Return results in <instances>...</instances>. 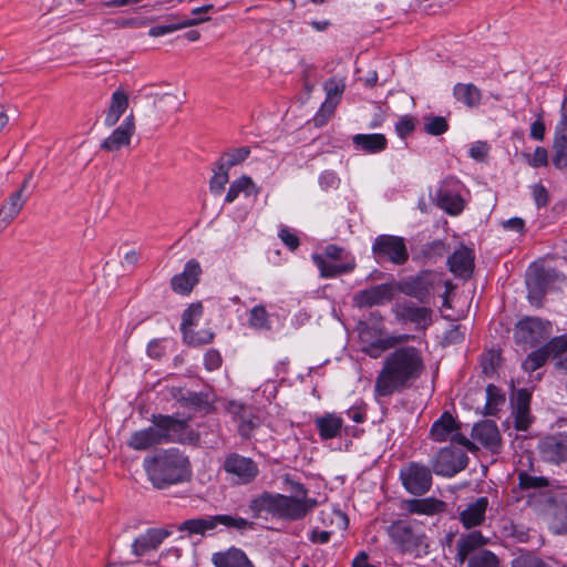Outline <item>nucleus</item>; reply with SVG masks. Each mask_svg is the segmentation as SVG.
<instances>
[{
    "instance_id": "f257e3e1",
    "label": "nucleus",
    "mask_w": 567,
    "mask_h": 567,
    "mask_svg": "<svg viewBox=\"0 0 567 567\" xmlns=\"http://www.w3.org/2000/svg\"><path fill=\"white\" fill-rule=\"evenodd\" d=\"M425 371L422 351L413 346H402L389 353L375 379L374 391L379 396H390L413 386Z\"/></svg>"
},
{
    "instance_id": "f03ea898",
    "label": "nucleus",
    "mask_w": 567,
    "mask_h": 567,
    "mask_svg": "<svg viewBox=\"0 0 567 567\" xmlns=\"http://www.w3.org/2000/svg\"><path fill=\"white\" fill-rule=\"evenodd\" d=\"M143 467L153 486L158 489L187 481L190 476L188 457L174 447L146 456Z\"/></svg>"
},
{
    "instance_id": "7ed1b4c3",
    "label": "nucleus",
    "mask_w": 567,
    "mask_h": 567,
    "mask_svg": "<svg viewBox=\"0 0 567 567\" xmlns=\"http://www.w3.org/2000/svg\"><path fill=\"white\" fill-rule=\"evenodd\" d=\"M152 425L135 431L127 440V446L134 451H146L164 443H183L187 422L172 415L153 414Z\"/></svg>"
},
{
    "instance_id": "20e7f679",
    "label": "nucleus",
    "mask_w": 567,
    "mask_h": 567,
    "mask_svg": "<svg viewBox=\"0 0 567 567\" xmlns=\"http://www.w3.org/2000/svg\"><path fill=\"white\" fill-rule=\"evenodd\" d=\"M528 503L543 515L553 535H567V491H536Z\"/></svg>"
},
{
    "instance_id": "39448f33",
    "label": "nucleus",
    "mask_w": 567,
    "mask_h": 567,
    "mask_svg": "<svg viewBox=\"0 0 567 567\" xmlns=\"http://www.w3.org/2000/svg\"><path fill=\"white\" fill-rule=\"evenodd\" d=\"M386 533L396 546L403 553L414 557H422L429 553L427 537L424 533L416 530L405 520H395L386 528Z\"/></svg>"
},
{
    "instance_id": "423d86ee",
    "label": "nucleus",
    "mask_w": 567,
    "mask_h": 567,
    "mask_svg": "<svg viewBox=\"0 0 567 567\" xmlns=\"http://www.w3.org/2000/svg\"><path fill=\"white\" fill-rule=\"evenodd\" d=\"M371 250L379 262L389 261L401 266L409 260V251L403 237L379 235L374 238Z\"/></svg>"
},
{
    "instance_id": "0eeeda50",
    "label": "nucleus",
    "mask_w": 567,
    "mask_h": 567,
    "mask_svg": "<svg viewBox=\"0 0 567 567\" xmlns=\"http://www.w3.org/2000/svg\"><path fill=\"white\" fill-rule=\"evenodd\" d=\"M221 467L234 485H249L259 475L258 464L236 452L226 455Z\"/></svg>"
},
{
    "instance_id": "6e6552de",
    "label": "nucleus",
    "mask_w": 567,
    "mask_h": 567,
    "mask_svg": "<svg viewBox=\"0 0 567 567\" xmlns=\"http://www.w3.org/2000/svg\"><path fill=\"white\" fill-rule=\"evenodd\" d=\"M436 275L431 270H422L414 276L406 277L394 285L401 293L416 299L421 303H427L434 289Z\"/></svg>"
},
{
    "instance_id": "1a4fd4ad",
    "label": "nucleus",
    "mask_w": 567,
    "mask_h": 567,
    "mask_svg": "<svg viewBox=\"0 0 567 567\" xmlns=\"http://www.w3.org/2000/svg\"><path fill=\"white\" fill-rule=\"evenodd\" d=\"M432 471L427 465L410 462L400 470L403 487L415 496L427 493L432 487Z\"/></svg>"
},
{
    "instance_id": "9d476101",
    "label": "nucleus",
    "mask_w": 567,
    "mask_h": 567,
    "mask_svg": "<svg viewBox=\"0 0 567 567\" xmlns=\"http://www.w3.org/2000/svg\"><path fill=\"white\" fill-rule=\"evenodd\" d=\"M468 464L467 454L458 447H442L432 460V470L439 476L452 477L465 470Z\"/></svg>"
},
{
    "instance_id": "9b49d317",
    "label": "nucleus",
    "mask_w": 567,
    "mask_h": 567,
    "mask_svg": "<svg viewBox=\"0 0 567 567\" xmlns=\"http://www.w3.org/2000/svg\"><path fill=\"white\" fill-rule=\"evenodd\" d=\"M295 491L302 495V498L279 494L277 517L298 520L303 518L309 511L317 506L315 498L306 497L307 491L302 484H296Z\"/></svg>"
},
{
    "instance_id": "f8f14e48",
    "label": "nucleus",
    "mask_w": 567,
    "mask_h": 567,
    "mask_svg": "<svg viewBox=\"0 0 567 567\" xmlns=\"http://www.w3.org/2000/svg\"><path fill=\"white\" fill-rule=\"evenodd\" d=\"M550 324L539 318L527 317L518 321L514 331L516 343L534 347L547 340Z\"/></svg>"
},
{
    "instance_id": "ddd939ff",
    "label": "nucleus",
    "mask_w": 567,
    "mask_h": 567,
    "mask_svg": "<svg viewBox=\"0 0 567 567\" xmlns=\"http://www.w3.org/2000/svg\"><path fill=\"white\" fill-rule=\"evenodd\" d=\"M537 450L543 462L551 465L567 463V434L557 432L542 437Z\"/></svg>"
},
{
    "instance_id": "4468645a",
    "label": "nucleus",
    "mask_w": 567,
    "mask_h": 567,
    "mask_svg": "<svg viewBox=\"0 0 567 567\" xmlns=\"http://www.w3.org/2000/svg\"><path fill=\"white\" fill-rule=\"evenodd\" d=\"M567 350V337L560 336L549 340L545 346L530 352L524 360L522 367L527 372H534L545 364L549 357L557 360V357Z\"/></svg>"
},
{
    "instance_id": "2eb2a0df",
    "label": "nucleus",
    "mask_w": 567,
    "mask_h": 567,
    "mask_svg": "<svg viewBox=\"0 0 567 567\" xmlns=\"http://www.w3.org/2000/svg\"><path fill=\"white\" fill-rule=\"evenodd\" d=\"M394 297L393 284H381L360 290L353 296V302L359 308L381 306Z\"/></svg>"
},
{
    "instance_id": "dca6fc26",
    "label": "nucleus",
    "mask_w": 567,
    "mask_h": 567,
    "mask_svg": "<svg viewBox=\"0 0 567 567\" xmlns=\"http://www.w3.org/2000/svg\"><path fill=\"white\" fill-rule=\"evenodd\" d=\"M200 274L199 262L190 259L186 262L184 270L171 279V287L176 293L188 295L198 284Z\"/></svg>"
},
{
    "instance_id": "f3484780",
    "label": "nucleus",
    "mask_w": 567,
    "mask_h": 567,
    "mask_svg": "<svg viewBox=\"0 0 567 567\" xmlns=\"http://www.w3.org/2000/svg\"><path fill=\"white\" fill-rule=\"evenodd\" d=\"M135 133V121L134 115H127L122 124L116 127L112 134L103 140L101 148L107 152L118 151L124 146H128L131 138Z\"/></svg>"
},
{
    "instance_id": "a211bd4d",
    "label": "nucleus",
    "mask_w": 567,
    "mask_h": 567,
    "mask_svg": "<svg viewBox=\"0 0 567 567\" xmlns=\"http://www.w3.org/2000/svg\"><path fill=\"white\" fill-rule=\"evenodd\" d=\"M488 542L489 538L483 536L480 530L462 534L456 542V561L463 565L470 559L471 555L475 554L476 550L484 547Z\"/></svg>"
},
{
    "instance_id": "6ab92c4d",
    "label": "nucleus",
    "mask_w": 567,
    "mask_h": 567,
    "mask_svg": "<svg viewBox=\"0 0 567 567\" xmlns=\"http://www.w3.org/2000/svg\"><path fill=\"white\" fill-rule=\"evenodd\" d=\"M395 315L400 321L426 328L431 323L432 310L426 307H417L411 301H403L396 305Z\"/></svg>"
},
{
    "instance_id": "aec40b11",
    "label": "nucleus",
    "mask_w": 567,
    "mask_h": 567,
    "mask_svg": "<svg viewBox=\"0 0 567 567\" xmlns=\"http://www.w3.org/2000/svg\"><path fill=\"white\" fill-rule=\"evenodd\" d=\"M169 535L171 532L165 528H148L144 534L134 539L132 553L141 557L150 551L156 550Z\"/></svg>"
},
{
    "instance_id": "412c9836",
    "label": "nucleus",
    "mask_w": 567,
    "mask_h": 567,
    "mask_svg": "<svg viewBox=\"0 0 567 567\" xmlns=\"http://www.w3.org/2000/svg\"><path fill=\"white\" fill-rule=\"evenodd\" d=\"M447 265L451 272L461 279H468L474 270V255L473 251L464 246L455 250L447 259Z\"/></svg>"
},
{
    "instance_id": "4be33fe9",
    "label": "nucleus",
    "mask_w": 567,
    "mask_h": 567,
    "mask_svg": "<svg viewBox=\"0 0 567 567\" xmlns=\"http://www.w3.org/2000/svg\"><path fill=\"white\" fill-rule=\"evenodd\" d=\"M472 437L483 446L496 452L501 445V434L494 421L485 420L472 429Z\"/></svg>"
},
{
    "instance_id": "5701e85b",
    "label": "nucleus",
    "mask_w": 567,
    "mask_h": 567,
    "mask_svg": "<svg viewBox=\"0 0 567 567\" xmlns=\"http://www.w3.org/2000/svg\"><path fill=\"white\" fill-rule=\"evenodd\" d=\"M550 277V272L544 268H538L532 275L527 276L526 286L528 299L532 305L537 307L542 305Z\"/></svg>"
},
{
    "instance_id": "b1692460",
    "label": "nucleus",
    "mask_w": 567,
    "mask_h": 567,
    "mask_svg": "<svg viewBox=\"0 0 567 567\" xmlns=\"http://www.w3.org/2000/svg\"><path fill=\"white\" fill-rule=\"evenodd\" d=\"M487 507L488 498L486 496L476 498L460 512V522L467 529L482 525L485 520Z\"/></svg>"
},
{
    "instance_id": "393cba45",
    "label": "nucleus",
    "mask_w": 567,
    "mask_h": 567,
    "mask_svg": "<svg viewBox=\"0 0 567 567\" xmlns=\"http://www.w3.org/2000/svg\"><path fill=\"white\" fill-rule=\"evenodd\" d=\"M530 393L526 389H519L516 392L515 403H514V417H515V429L518 431H526L530 423Z\"/></svg>"
},
{
    "instance_id": "a878e982",
    "label": "nucleus",
    "mask_w": 567,
    "mask_h": 567,
    "mask_svg": "<svg viewBox=\"0 0 567 567\" xmlns=\"http://www.w3.org/2000/svg\"><path fill=\"white\" fill-rule=\"evenodd\" d=\"M212 563L215 567H255L245 551L236 547L213 554Z\"/></svg>"
},
{
    "instance_id": "bb28decb",
    "label": "nucleus",
    "mask_w": 567,
    "mask_h": 567,
    "mask_svg": "<svg viewBox=\"0 0 567 567\" xmlns=\"http://www.w3.org/2000/svg\"><path fill=\"white\" fill-rule=\"evenodd\" d=\"M279 494L264 492L254 497L249 503V509L254 517H261L262 515L276 516L278 512Z\"/></svg>"
},
{
    "instance_id": "cd10ccee",
    "label": "nucleus",
    "mask_w": 567,
    "mask_h": 567,
    "mask_svg": "<svg viewBox=\"0 0 567 567\" xmlns=\"http://www.w3.org/2000/svg\"><path fill=\"white\" fill-rule=\"evenodd\" d=\"M453 96L466 107L475 109L481 105L483 93L473 83H456L453 87Z\"/></svg>"
},
{
    "instance_id": "c85d7f7f",
    "label": "nucleus",
    "mask_w": 567,
    "mask_h": 567,
    "mask_svg": "<svg viewBox=\"0 0 567 567\" xmlns=\"http://www.w3.org/2000/svg\"><path fill=\"white\" fill-rule=\"evenodd\" d=\"M315 425L322 440H330L340 436L343 420L334 413H327L315 419Z\"/></svg>"
},
{
    "instance_id": "c756f323",
    "label": "nucleus",
    "mask_w": 567,
    "mask_h": 567,
    "mask_svg": "<svg viewBox=\"0 0 567 567\" xmlns=\"http://www.w3.org/2000/svg\"><path fill=\"white\" fill-rule=\"evenodd\" d=\"M128 107V95L123 90H116L111 97L110 106L105 113L104 124L114 126Z\"/></svg>"
},
{
    "instance_id": "7c9ffc66",
    "label": "nucleus",
    "mask_w": 567,
    "mask_h": 567,
    "mask_svg": "<svg viewBox=\"0 0 567 567\" xmlns=\"http://www.w3.org/2000/svg\"><path fill=\"white\" fill-rule=\"evenodd\" d=\"M455 430H460L455 419L449 412H444L431 426L430 435L436 442H444L451 437Z\"/></svg>"
},
{
    "instance_id": "2f4dec72",
    "label": "nucleus",
    "mask_w": 567,
    "mask_h": 567,
    "mask_svg": "<svg viewBox=\"0 0 567 567\" xmlns=\"http://www.w3.org/2000/svg\"><path fill=\"white\" fill-rule=\"evenodd\" d=\"M405 509L411 514L433 515L444 509L445 503L436 498H413L405 501Z\"/></svg>"
},
{
    "instance_id": "473e14b6",
    "label": "nucleus",
    "mask_w": 567,
    "mask_h": 567,
    "mask_svg": "<svg viewBox=\"0 0 567 567\" xmlns=\"http://www.w3.org/2000/svg\"><path fill=\"white\" fill-rule=\"evenodd\" d=\"M353 144L367 153L374 154L386 148L388 141L383 134H357L352 137Z\"/></svg>"
},
{
    "instance_id": "72a5a7b5",
    "label": "nucleus",
    "mask_w": 567,
    "mask_h": 567,
    "mask_svg": "<svg viewBox=\"0 0 567 567\" xmlns=\"http://www.w3.org/2000/svg\"><path fill=\"white\" fill-rule=\"evenodd\" d=\"M312 260L320 270L321 277L332 278L349 272L353 269L351 264H336V260L329 261L321 255H313Z\"/></svg>"
},
{
    "instance_id": "f704fd0d",
    "label": "nucleus",
    "mask_w": 567,
    "mask_h": 567,
    "mask_svg": "<svg viewBox=\"0 0 567 567\" xmlns=\"http://www.w3.org/2000/svg\"><path fill=\"white\" fill-rule=\"evenodd\" d=\"M240 193H245L247 196L257 195L259 193V188L249 176L244 175L230 184L225 202L233 203Z\"/></svg>"
},
{
    "instance_id": "c9c22d12",
    "label": "nucleus",
    "mask_w": 567,
    "mask_h": 567,
    "mask_svg": "<svg viewBox=\"0 0 567 567\" xmlns=\"http://www.w3.org/2000/svg\"><path fill=\"white\" fill-rule=\"evenodd\" d=\"M437 205L450 215H457L463 210V200L460 195L440 187L436 192Z\"/></svg>"
},
{
    "instance_id": "e433bc0d",
    "label": "nucleus",
    "mask_w": 567,
    "mask_h": 567,
    "mask_svg": "<svg viewBox=\"0 0 567 567\" xmlns=\"http://www.w3.org/2000/svg\"><path fill=\"white\" fill-rule=\"evenodd\" d=\"M346 89L344 81L341 79L331 78L324 83V91L327 94V100L322 104L320 113L328 112L331 114L333 109L336 107L337 102H333L334 97L340 99L341 94Z\"/></svg>"
},
{
    "instance_id": "4c0bfd02",
    "label": "nucleus",
    "mask_w": 567,
    "mask_h": 567,
    "mask_svg": "<svg viewBox=\"0 0 567 567\" xmlns=\"http://www.w3.org/2000/svg\"><path fill=\"white\" fill-rule=\"evenodd\" d=\"M205 21H208V18L184 19L172 23L157 24L150 29L148 34L154 38L162 37L183 28L198 25Z\"/></svg>"
},
{
    "instance_id": "58836bf2",
    "label": "nucleus",
    "mask_w": 567,
    "mask_h": 567,
    "mask_svg": "<svg viewBox=\"0 0 567 567\" xmlns=\"http://www.w3.org/2000/svg\"><path fill=\"white\" fill-rule=\"evenodd\" d=\"M25 198L22 196V189H18L9 197V200L2 205L0 216H3V223L10 224L21 212Z\"/></svg>"
},
{
    "instance_id": "ea45409f",
    "label": "nucleus",
    "mask_w": 567,
    "mask_h": 567,
    "mask_svg": "<svg viewBox=\"0 0 567 567\" xmlns=\"http://www.w3.org/2000/svg\"><path fill=\"white\" fill-rule=\"evenodd\" d=\"M203 315V306L200 302L192 303L182 316L181 331L183 339L192 338V327Z\"/></svg>"
},
{
    "instance_id": "a19ab883",
    "label": "nucleus",
    "mask_w": 567,
    "mask_h": 567,
    "mask_svg": "<svg viewBox=\"0 0 567 567\" xmlns=\"http://www.w3.org/2000/svg\"><path fill=\"white\" fill-rule=\"evenodd\" d=\"M185 94L164 93L155 100V106L162 113H173L181 109Z\"/></svg>"
},
{
    "instance_id": "79ce46f5",
    "label": "nucleus",
    "mask_w": 567,
    "mask_h": 567,
    "mask_svg": "<svg viewBox=\"0 0 567 567\" xmlns=\"http://www.w3.org/2000/svg\"><path fill=\"white\" fill-rule=\"evenodd\" d=\"M553 164L556 168L567 167V135L555 133L553 142Z\"/></svg>"
},
{
    "instance_id": "37998d69",
    "label": "nucleus",
    "mask_w": 567,
    "mask_h": 567,
    "mask_svg": "<svg viewBox=\"0 0 567 567\" xmlns=\"http://www.w3.org/2000/svg\"><path fill=\"white\" fill-rule=\"evenodd\" d=\"M214 529V520L212 516L200 517V518H192L183 522L178 530L188 532L189 534H200L205 535V533Z\"/></svg>"
},
{
    "instance_id": "c03bdc74",
    "label": "nucleus",
    "mask_w": 567,
    "mask_h": 567,
    "mask_svg": "<svg viewBox=\"0 0 567 567\" xmlns=\"http://www.w3.org/2000/svg\"><path fill=\"white\" fill-rule=\"evenodd\" d=\"M214 520V529L218 525H223L229 529L246 530L252 527V523L243 517L220 514L212 516Z\"/></svg>"
},
{
    "instance_id": "a18cd8bd",
    "label": "nucleus",
    "mask_w": 567,
    "mask_h": 567,
    "mask_svg": "<svg viewBox=\"0 0 567 567\" xmlns=\"http://www.w3.org/2000/svg\"><path fill=\"white\" fill-rule=\"evenodd\" d=\"M485 406H484V414L485 415H494L497 411V408L499 404H503L505 402V398L501 390L494 385L488 384L485 389Z\"/></svg>"
},
{
    "instance_id": "49530a36",
    "label": "nucleus",
    "mask_w": 567,
    "mask_h": 567,
    "mask_svg": "<svg viewBox=\"0 0 567 567\" xmlns=\"http://www.w3.org/2000/svg\"><path fill=\"white\" fill-rule=\"evenodd\" d=\"M518 486L523 491L527 489H542L549 486V480L545 476H535L526 471L518 473Z\"/></svg>"
},
{
    "instance_id": "de8ad7c7",
    "label": "nucleus",
    "mask_w": 567,
    "mask_h": 567,
    "mask_svg": "<svg viewBox=\"0 0 567 567\" xmlns=\"http://www.w3.org/2000/svg\"><path fill=\"white\" fill-rule=\"evenodd\" d=\"M228 168L224 166V164H220L217 162L215 164V167L213 168L214 175L210 178L209 182V189L214 194H220L225 185L228 183L229 175H228Z\"/></svg>"
},
{
    "instance_id": "09e8293b",
    "label": "nucleus",
    "mask_w": 567,
    "mask_h": 567,
    "mask_svg": "<svg viewBox=\"0 0 567 567\" xmlns=\"http://www.w3.org/2000/svg\"><path fill=\"white\" fill-rule=\"evenodd\" d=\"M468 567H499V559L494 553L483 549L470 557Z\"/></svg>"
},
{
    "instance_id": "8fccbe9b",
    "label": "nucleus",
    "mask_w": 567,
    "mask_h": 567,
    "mask_svg": "<svg viewBox=\"0 0 567 567\" xmlns=\"http://www.w3.org/2000/svg\"><path fill=\"white\" fill-rule=\"evenodd\" d=\"M249 326L257 330H269L271 328L269 315L264 306L259 305L250 310Z\"/></svg>"
},
{
    "instance_id": "3c124183",
    "label": "nucleus",
    "mask_w": 567,
    "mask_h": 567,
    "mask_svg": "<svg viewBox=\"0 0 567 567\" xmlns=\"http://www.w3.org/2000/svg\"><path fill=\"white\" fill-rule=\"evenodd\" d=\"M449 130V123L443 116H424V132L432 136L444 134Z\"/></svg>"
},
{
    "instance_id": "603ef678",
    "label": "nucleus",
    "mask_w": 567,
    "mask_h": 567,
    "mask_svg": "<svg viewBox=\"0 0 567 567\" xmlns=\"http://www.w3.org/2000/svg\"><path fill=\"white\" fill-rule=\"evenodd\" d=\"M249 154H250L249 147L245 146V147L234 148L229 152L224 153L218 162L220 164H224V166L229 169L230 167L243 163L249 156Z\"/></svg>"
},
{
    "instance_id": "864d4df0",
    "label": "nucleus",
    "mask_w": 567,
    "mask_h": 567,
    "mask_svg": "<svg viewBox=\"0 0 567 567\" xmlns=\"http://www.w3.org/2000/svg\"><path fill=\"white\" fill-rule=\"evenodd\" d=\"M415 130V120L410 115H403L395 123V132L401 138H406Z\"/></svg>"
},
{
    "instance_id": "5fc2aeb1",
    "label": "nucleus",
    "mask_w": 567,
    "mask_h": 567,
    "mask_svg": "<svg viewBox=\"0 0 567 567\" xmlns=\"http://www.w3.org/2000/svg\"><path fill=\"white\" fill-rule=\"evenodd\" d=\"M513 567H550L532 554H523L513 560Z\"/></svg>"
},
{
    "instance_id": "6e6d98bb",
    "label": "nucleus",
    "mask_w": 567,
    "mask_h": 567,
    "mask_svg": "<svg viewBox=\"0 0 567 567\" xmlns=\"http://www.w3.org/2000/svg\"><path fill=\"white\" fill-rule=\"evenodd\" d=\"M258 417L254 415L252 409L249 411V416L243 417L239 421L238 432L243 437H249L252 431L258 426Z\"/></svg>"
},
{
    "instance_id": "4d7b16f0",
    "label": "nucleus",
    "mask_w": 567,
    "mask_h": 567,
    "mask_svg": "<svg viewBox=\"0 0 567 567\" xmlns=\"http://www.w3.org/2000/svg\"><path fill=\"white\" fill-rule=\"evenodd\" d=\"M225 408L226 411L238 421H240L243 417L249 416V411L251 410L250 406L237 401L227 402Z\"/></svg>"
},
{
    "instance_id": "13d9d810",
    "label": "nucleus",
    "mask_w": 567,
    "mask_h": 567,
    "mask_svg": "<svg viewBox=\"0 0 567 567\" xmlns=\"http://www.w3.org/2000/svg\"><path fill=\"white\" fill-rule=\"evenodd\" d=\"M319 185L323 190L337 189L340 185V178L332 171H324L319 176Z\"/></svg>"
},
{
    "instance_id": "bf43d9fd",
    "label": "nucleus",
    "mask_w": 567,
    "mask_h": 567,
    "mask_svg": "<svg viewBox=\"0 0 567 567\" xmlns=\"http://www.w3.org/2000/svg\"><path fill=\"white\" fill-rule=\"evenodd\" d=\"M213 338L214 333L208 330H200L197 332L192 330V338L184 339V341L192 346H200L209 343Z\"/></svg>"
},
{
    "instance_id": "052dcab7",
    "label": "nucleus",
    "mask_w": 567,
    "mask_h": 567,
    "mask_svg": "<svg viewBox=\"0 0 567 567\" xmlns=\"http://www.w3.org/2000/svg\"><path fill=\"white\" fill-rule=\"evenodd\" d=\"M528 164L533 167L546 166L548 164V154L545 147L537 146L532 156L528 155Z\"/></svg>"
},
{
    "instance_id": "680f3d73",
    "label": "nucleus",
    "mask_w": 567,
    "mask_h": 567,
    "mask_svg": "<svg viewBox=\"0 0 567 567\" xmlns=\"http://www.w3.org/2000/svg\"><path fill=\"white\" fill-rule=\"evenodd\" d=\"M533 197L538 208L546 207L548 205L549 194L544 185L535 184L533 186Z\"/></svg>"
},
{
    "instance_id": "e2e57ef3",
    "label": "nucleus",
    "mask_w": 567,
    "mask_h": 567,
    "mask_svg": "<svg viewBox=\"0 0 567 567\" xmlns=\"http://www.w3.org/2000/svg\"><path fill=\"white\" fill-rule=\"evenodd\" d=\"M546 126L543 121L542 114L530 125V137L535 141H543L545 137Z\"/></svg>"
},
{
    "instance_id": "0e129e2a",
    "label": "nucleus",
    "mask_w": 567,
    "mask_h": 567,
    "mask_svg": "<svg viewBox=\"0 0 567 567\" xmlns=\"http://www.w3.org/2000/svg\"><path fill=\"white\" fill-rule=\"evenodd\" d=\"M279 238L290 250H296L300 245L299 238L287 228L280 229Z\"/></svg>"
},
{
    "instance_id": "69168bd1",
    "label": "nucleus",
    "mask_w": 567,
    "mask_h": 567,
    "mask_svg": "<svg viewBox=\"0 0 567 567\" xmlns=\"http://www.w3.org/2000/svg\"><path fill=\"white\" fill-rule=\"evenodd\" d=\"M488 152V146L484 142H477L473 144L470 148V155L472 158L476 161H483Z\"/></svg>"
},
{
    "instance_id": "338daca9",
    "label": "nucleus",
    "mask_w": 567,
    "mask_h": 567,
    "mask_svg": "<svg viewBox=\"0 0 567 567\" xmlns=\"http://www.w3.org/2000/svg\"><path fill=\"white\" fill-rule=\"evenodd\" d=\"M503 227L507 230L523 234L525 229V221L519 217H513L503 221Z\"/></svg>"
},
{
    "instance_id": "774afa93",
    "label": "nucleus",
    "mask_w": 567,
    "mask_h": 567,
    "mask_svg": "<svg viewBox=\"0 0 567 567\" xmlns=\"http://www.w3.org/2000/svg\"><path fill=\"white\" fill-rule=\"evenodd\" d=\"M555 133L567 135V96L561 106V117L556 125Z\"/></svg>"
}]
</instances>
